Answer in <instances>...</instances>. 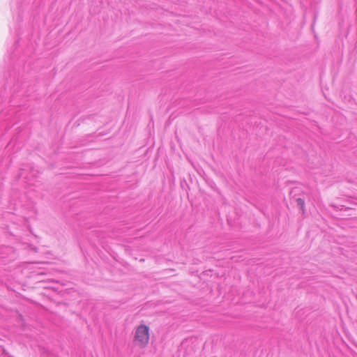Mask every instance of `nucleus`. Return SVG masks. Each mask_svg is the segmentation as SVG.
I'll return each instance as SVG.
<instances>
[{"label":"nucleus","mask_w":357,"mask_h":357,"mask_svg":"<svg viewBox=\"0 0 357 357\" xmlns=\"http://www.w3.org/2000/svg\"><path fill=\"white\" fill-rule=\"evenodd\" d=\"M24 170H22V172H21V173H20V177H23V176H24Z\"/></svg>","instance_id":"7ed1b4c3"},{"label":"nucleus","mask_w":357,"mask_h":357,"mask_svg":"<svg viewBox=\"0 0 357 357\" xmlns=\"http://www.w3.org/2000/svg\"><path fill=\"white\" fill-rule=\"evenodd\" d=\"M149 340V328L144 325H139L135 331L133 342L140 347H145Z\"/></svg>","instance_id":"f257e3e1"},{"label":"nucleus","mask_w":357,"mask_h":357,"mask_svg":"<svg viewBox=\"0 0 357 357\" xmlns=\"http://www.w3.org/2000/svg\"><path fill=\"white\" fill-rule=\"evenodd\" d=\"M297 206L300 207V209L302 211L303 213H305V202L301 198H298L296 200Z\"/></svg>","instance_id":"f03ea898"}]
</instances>
